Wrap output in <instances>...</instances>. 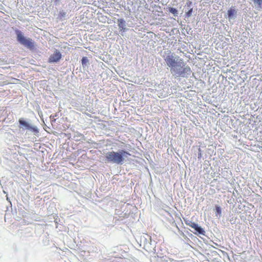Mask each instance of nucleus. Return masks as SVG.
Returning a JSON list of instances; mask_svg holds the SVG:
<instances>
[{
	"label": "nucleus",
	"instance_id": "f257e3e1",
	"mask_svg": "<svg viewBox=\"0 0 262 262\" xmlns=\"http://www.w3.org/2000/svg\"><path fill=\"white\" fill-rule=\"evenodd\" d=\"M163 58L167 67L170 68V72L174 78H187L192 73L190 68L188 66H185L183 59L170 51H167L165 53Z\"/></svg>",
	"mask_w": 262,
	"mask_h": 262
},
{
	"label": "nucleus",
	"instance_id": "f03ea898",
	"mask_svg": "<svg viewBox=\"0 0 262 262\" xmlns=\"http://www.w3.org/2000/svg\"><path fill=\"white\" fill-rule=\"evenodd\" d=\"M130 154L124 150H118L117 151H108L105 155V160L108 163L122 165L125 159Z\"/></svg>",
	"mask_w": 262,
	"mask_h": 262
},
{
	"label": "nucleus",
	"instance_id": "7ed1b4c3",
	"mask_svg": "<svg viewBox=\"0 0 262 262\" xmlns=\"http://www.w3.org/2000/svg\"><path fill=\"white\" fill-rule=\"evenodd\" d=\"M16 35L17 40L22 45L28 49H33L34 47V43L31 38L25 37L23 33L19 30L16 29L15 31Z\"/></svg>",
	"mask_w": 262,
	"mask_h": 262
},
{
	"label": "nucleus",
	"instance_id": "20e7f679",
	"mask_svg": "<svg viewBox=\"0 0 262 262\" xmlns=\"http://www.w3.org/2000/svg\"><path fill=\"white\" fill-rule=\"evenodd\" d=\"M237 10L234 7L230 8L227 12V16L229 21H234L237 17Z\"/></svg>",
	"mask_w": 262,
	"mask_h": 262
},
{
	"label": "nucleus",
	"instance_id": "39448f33",
	"mask_svg": "<svg viewBox=\"0 0 262 262\" xmlns=\"http://www.w3.org/2000/svg\"><path fill=\"white\" fill-rule=\"evenodd\" d=\"M61 58V54L59 51L56 50L54 53L51 55L49 59L50 63L57 62Z\"/></svg>",
	"mask_w": 262,
	"mask_h": 262
},
{
	"label": "nucleus",
	"instance_id": "423d86ee",
	"mask_svg": "<svg viewBox=\"0 0 262 262\" xmlns=\"http://www.w3.org/2000/svg\"><path fill=\"white\" fill-rule=\"evenodd\" d=\"M118 25L121 31H125L126 30V22L124 19L121 18L118 19Z\"/></svg>",
	"mask_w": 262,
	"mask_h": 262
},
{
	"label": "nucleus",
	"instance_id": "0eeeda50",
	"mask_svg": "<svg viewBox=\"0 0 262 262\" xmlns=\"http://www.w3.org/2000/svg\"><path fill=\"white\" fill-rule=\"evenodd\" d=\"M73 138L75 141H77L85 140V137L84 135L79 132L75 133L73 136Z\"/></svg>",
	"mask_w": 262,
	"mask_h": 262
},
{
	"label": "nucleus",
	"instance_id": "6e6552de",
	"mask_svg": "<svg viewBox=\"0 0 262 262\" xmlns=\"http://www.w3.org/2000/svg\"><path fill=\"white\" fill-rule=\"evenodd\" d=\"M194 231L193 233L196 234L198 233L199 234H202L204 235L205 233V231L203 228H202L199 224L193 229Z\"/></svg>",
	"mask_w": 262,
	"mask_h": 262
},
{
	"label": "nucleus",
	"instance_id": "1a4fd4ad",
	"mask_svg": "<svg viewBox=\"0 0 262 262\" xmlns=\"http://www.w3.org/2000/svg\"><path fill=\"white\" fill-rule=\"evenodd\" d=\"M18 122L22 127H25L27 129H28L29 125H30V123L24 120L23 118L19 119Z\"/></svg>",
	"mask_w": 262,
	"mask_h": 262
},
{
	"label": "nucleus",
	"instance_id": "9d476101",
	"mask_svg": "<svg viewBox=\"0 0 262 262\" xmlns=\"http://www.w3.org/2000/svg\"><path fill=\"white\" fill-rule=\"evenodd\" d=\"M28 129L33 133L35 135L39 133V129L38 127L36 126L32 125L31 124L29 125Z\"/></svg>",
	"mask_w": 262,
	"mask_h": 262
},
{
	"label": "nucleus",
	"instance_id": "9b49d317",
	"mask_svg": "<svg viewBox=\"0 0 262 262\" xmlns=\"http://www.w3.org/2000/svg\"><path fill=\"white\" fill-rule=\"evenodd\" d=\"M28 129L33 133L35 135L39 133V129L38 127L36 126L32 125L31 124L29 125Z\"/></svg>",
	"mask_w": 262,
	"mask_h": 262
},
{
	"label": "nucleus",
	"instance_id": "f8f14e48",
	"mask_svg": "<svg viewBox=\"0 0 262 262\" xmlns=\"http://www.w3.org/2000/svg\"><path fill=\"white\" fill-rule=\"evenodd\" d=\"M66 16H67V13L64 11L61 10L59 11V14H58V18L61 20H63L65 19Z\"/></svg>",
	"mask_w": 262,
	"mask_h": 262
},
{
	"label": "nucleus",
	"instance_id": "ddd939ff",
	"mask_svg": "<svg viewBox=\"0 0 262 262\" xmlns=\"http://www.w3.org/2000/svg\"><path fill=\"white\" fill-rule=\"evenodd\" d=\"M169 12L172 13L174 16H177L178 15V10L174 8L169 7Z\"/></svg>",
	"mask_w": 262,
	"mask_h": 262
},
{
	"label": "nucleus",
	"instance_id": "4468645a",
	"mask_svg": "<svg viewBox=\"0 0 262 262\" xmlns=\"http://www.w3.org/2000/svg\"><path fill=\"white\" fill-rule=\"evenodd\" d=\"M215 210H216V216L217 217H220L222 213V209L221 207L219 206H215Z\"/></svg>",
	"mask_w": 262,
	"mask_h": 262
},
{
	"label": "nucleus",
	"instance_id": "2eb2a0df",
	"mask_svg": "<svg viewBox=\"0 0 262 262\" xmlns=\"http://www.w3.org/2000/svg\"><path fill=\"white\" fill-rule=\"evenodd\" d=\"M89 59L87 57H83L81 59V63L83 66H87L89 64Z\"/></svg>",
	"mask_w": 262,
	"mask_h": 262
},
{
	"label": "nucleus",
	"instance_id": "dca6fc26",
	"mask_svg": "<svg viewBox=\"0 0 262 262\" xmlns=\"http://www.w3.org/2000/svg\"><path fill=\"white\" fill-rule=\"evenodd\" d=\"M187 225L194 229L197 226L198 224L194 222H190L189 223L187 224Z\"/></svg>",
	"mask_w": 262,
	"mask_h": 262
},
{
	"label": "nucleus",
	"instance_id": "f3484780",
	"mask_svg": "<svg viewBox=\"0 0 262 262\" xmlns=\"http://www.w3.org/2000/svg\"><path fill=\"white\" fill-rule=\"evenodd\" d=\"M254 4H257L260 7L262 4V0H252Z\"/></svg>",
	"mask_w": 262,
	"mask_h": 262
},
{
	"label": "nucleus",
	"instance_id": "a211bd4d",
	"mask_svg": "<svg viewBox=\"0 0 262 262\" xmlns=\"http://www.w3.org/2000/svg\"><path fill=\"white\" fill-rule=\"evenodd\" d=\"M192 13V8H191L188 12L186 13V15L188 17L191 16Z\"/></svg>",
	"mask_w": 262,
	"mask_h": 262
},
{
	"label": "nucleus",
	"instance_id": "6ab92c4d",
	"mask_svg": "<svg viewBox=\"0 0 262 262\" xmlns=\"http://www.w3.org/2000/svg\"><path fill=\"white\" fill-rule=\"evenodd\" d=\"M198 151H199V152H198V158L199 159H201V158H202V152H201V149L200 148H199L198 149Z\"/></svg>",
	"mask_w": 262,
	"mask_h": 262
}]
</instances>
